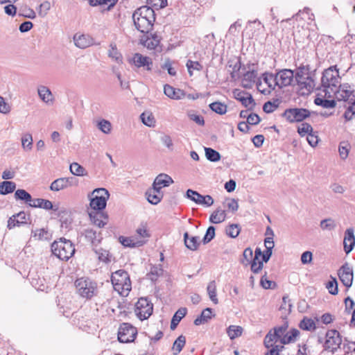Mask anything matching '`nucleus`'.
Returning <instances> with one entry per match:
<instances>
[{
	"mask_svg": "<svg viewBox=\"0 0 355 355\" xmlns=\"http://www.w3.org/2000/svg\"><path fill=\"white\" fill-rule=\"evenodd\" d=\"M322 86L324 88L325 96L331 97V91L336 89L340 84V77L337 65L330 66L322 73Z\"/></svg>",
	"mask_w": 355,
	"mask_h": 355,
	"instance_id": "obj_1",
	"label": "nucleus"
},
{
	"mask_svg": "<svg viewBox=\"0 0 355 355\" xmlns=\"http://www.w3.org/2000/svg\"><path fill=\"white\" fill-rule=\"evenodd\" d=\"M51 251L60 260L67 261L75 253V248L69 240L61 238L51 244Z\"/></svg>",
	"mask_w": 355,
	"mask_h": 355,
	"instance_id": "obj_2",
	"label": "nucleus"
},
{
	"mask_svg": "<svg viewBox=\"0 0 355 355\" xmlns=\"http://www.w3.org/2000/svg\"><path fill=\"white\" fill-rule=\"evenodd\" d=\"M111 281L115 291L121 295H128L131 291V281L128 273L124 270H119L113 272Z\"/></svg>",
	"mask_w": 355,
	"mask_h": 355,
	"instance_id": "obj_3",
	"label": "nucleus"
},
{
	"mask_svg": "<svg viewBox=\"0 0 355 355\" xmlns=\"http://www.w3.org/2000/svg\"><path fill=\"white\" fill-rule=\"evenodd\" d=\"M77 293L83 298L91 299L97 293V284L89 278L81 277L75 281Z\"/></svg>",
	"mask_w": 355,
	"mask_h": 355,
	"instance_id": "obj_4",
	"label": "nucleus"
},
{
	"mask_svg": "<svg viewBox=\"0 0 355 355\" xmlns=\"http://www.w3.org/2000/svg\"><path fill=\"white\" fill-rule=\"evenodd\" d=\"M90 199V207L92 211H102L106 207L107 200L110 197L108 191L103 188L94 189Z\"/></svg>",
	"mask_w": 355,
	"mask_h": 355,
	"instance_id": "obj_5",
	"label": "nucleus"
},
{
	"mask_svg": "<svg viewBox=\"0 0 355 355\" xmlns=\"http://www.w3.org/2000/svg\"><path fill=\"white\" fill-rule=\"evenodd\" d=\"M153 304L147 297H141L135 304V313L141 320L148 319L153 313Z\"/></svg>",
	"mask_w": 355,
	"mask_h": 355,
	"instance_id": "obj_6",
	"label": "nucleus"
},
{
	"mask_svg": "<svg viewBox=\"0 0 355 355\" xmlns=\"http://www.w3.org/2000/svg\"><path fill=\"white\" fill-rule=\"evenodd\" d=\"M137 335V328L128 322L122 323L118 329V340L120 343H132Z\"/></svg>",
	"mask_w": 355,
	"mask_h": 355,
	"instance_id": "obj_7",
	"label": "nucleus"
},
{
	"mask_svg": "<svg viewBox=\"0 0 355 355\" xmlns=\"http://www.w3.org/2000/svg\"><path fill=\"white\" fill-rule=\"evenodd\" d=\"M282 116L289 123L301 122L310 116V112L304 108L286 109Z\"/></svg>",
	"mask_w": 355,
	"mask_h": 355,
	"instance_id": "obj_8",
	"label": "nucleus"
},
{
	"mask_svg": "<svg viewBox=\"0 0 355 355\" xmlns=\"http://www.w3.org/2000/svg\"><path fill=\"white\" fill-rule=\"evenodd\" d=\"M342 339L340 333L335 329H331L326 333V340L324 347L332 352L336 351L341 345Z\"/></svg>",
	"mask_w": 355,
	"mask_h": 355,
	"instance_id": "obj_9",
	"label": "nucleus"
},
{
	"mask_svg": "<svg viewBox=\"0 0 355 355\" xmlns=\"http://www.w3.org/2000/svg\"><path fill=\"white\" fill-rule=\"evenodd\" d=\"M331 94H334L335 98L339 101L350 102V100H353L355 98V92L350 89V86L347 84H340L338 87H336V89L331 91Z\"/></svg>",
	"mask_w": 355,
	"mask_h": 355,
	"instance_id": "obj_10",
	"label": "nucleus"
},
{
	"mask_svg": "<svg viewBox=\"0 0 355 355\" xmlns=\"http://www.w3.org/2000/svg\"><path fill=\"white\" fill-rule=\"evenodd\" d=\"M294 81V72L291 69H282L276 73L275 84L279 88L291 85Z\"/></svg>",
	"mask_w": 355,
	"mask_h": 355,
	"instance_id": "obj_11",
	"label": "nucleus"
},
{
	"mask_svg": "<svg viewBox=\"0 0 355 355\" xmlns=\"http://www.w3.org/2000/svg\"><path fill=\"white\" fill-rule=\"evenodd\" d=\"M338 275L340 280L347 288L352 286L353 282V270L348 263L343 264L338 270Z\"/></svg>",
	"mask_w": 355,
	"mask_h": 355,
	"instance_id": "obj_12",
	"label": "nucleus"
},
{
	"mask_svg": "<svg viewBox=\"0 0 355 355\" xmlns=\"http://www.w3.org/2000/svg\"><path fill=\"white\" fill-rule=\"evenodd\" d=\"M130 63L133 64L137 68L143 67L147 71H151L153 66V62L150 58L143 55L139 53H136L133 55Z\"/></svg>",
	"mask_w": 355,
	"mask_h": 355,
	"instance_id": "obj_13",
	"label": "nucleus"
},
{
	"mask_svg": "<svg viewBox=\"0 0 355 355\" xmlns=\"http://www.w3.org/2000/svg\"><path fill=\"white\" fill-rule=\"evenodd\" d=\"M233 94L234 98L239 101L244 107L248 108V110H252L255 106L256 103L254 100L252 95L248 92L241 91L239 89H234Z\"/></svg>",
	"mask_w": 355,
	"mask_h": 355,
	"instance_id": "obj_14",
	"label": "nucleus"
},
{
	"mask_svg": "<svg viewBox=\"0 0 355 355\" xmlns=\"http://www.w3.org/2000/svg\"><path fill=\"white\" fill-rule=\"evenodd\" d=\"M300 92L302 95L311 93L315 87V81L311 76L302 77V79H295Z\"/></svg>",
	"mask_w": 355,
	"mask_h": 355,
	"instance_id": "obj_15",
	"label": "nucleus"
},
{
	"mask_svg": "<svg viewBox=\"0 0 355 355\" xmlns=\"http://www.w3.org/2000/svg\"><path fill=\"white\" fill-rule=\"evenodd\" d=\"M136 28L141 33H148L153 26L155 19L144 17H132Z\"/></svg>",
	"mask_w": 355,
	"mask_h": 355,
	"instance_id": "obj_16",
	"label": "nucleus"
},
{
	"mask_svg": "<svg viewBox=\"0 0 355 355\" xmlns=\"http://www.w3.org/2000/svg\"><path fill=\"white\" fill-rule=\"evenodd\" d=\"M355 246L354 230L352 227L348 228L345 232L343 239V248L346 254L351 252Z\"/></svg>",
	"mask_w": 355,
	"mask_h": 355,
	"instance_id": "obj_17",
	"label": "nucleus"
},
{
	"mask_svg": "<svg viewBox=\"0 0 355 355\" xmlns=\"http://www.w3.org/2000/svg\"><path fill=\"white\" fill-rule=\"evenodd\" d=\"M89 216L92 223L98 227H103L107 223V215L102 211H91Z\"/></svg>",
	"mask_w": 355,
	"mask_h": 355,
	"instance_id": "obj_18",
	"label": "nucleus"
},
{
	"mask_svg": "<svg viewBox=\"0 0 355 355\" xmlns=\"http://www.w3.org/2000/svg\"><path fill=\"white\" fill-rule=\"evenodd\" d=\"M73 178H60L55 180L50 185V189L53 191H59L64 189L73 184Z\"/></svg>",
	"mask_w": 355,
	"mask_h": 355,
	"instance_id": "obj_19",
	"label": "nucleus"
},
{
	"mask_svg": "<svg viewBox=\"0 0 355 355\" xmlns=\"http://www.w3.org/2000/svg\"><path fill=\"white\" fill-rule=\"evenodd\" d=\"M26 214L24 211H21L17 214L12 216L8 220V228L12 229L17 226L26 224Z\"/></svg>",
	"mask_w": 355,
	"mask_h": 355,
	"instance_id": "obj_20",
	"label": "nucleus"
},
{
	"mask_svg": "<svg viewBox=\"0 0 355 355\" xmlns=\"http://www.w3.org/2000/svg\"><path fill=\"white\" fill-rule=\"evenodd\" d=\"M163 193L157 188H152L146 192V199L152 205H157L163 198Z\"/></svg>",
	"mask_w": 355,
	"mask_h": 355,
	"instance_id": "obj_21",
	"label": "nucleus"
},
{
	"mask_svg": "<svg viewBox=\"0 0 355 355\" xmlns=\"http://www.w3.org/2000/svg\"><path fill=\"white\" fill-rule=\"evenodd\" d=\"M173 183V180L168 175L161 173L155 178L153 187L161 191L162 187H168Z\"/></svg>",
	"mask_w": 355,
	"mask_h": 355,
	"instance_id": "obj_22",
	"label": "nucleus"
},
{
	"mask_svg": "<svg viewBox=\"0 0 355 355\" xmlns=\"http://www.w3.org/2000/svg\"><path fill=\"white\" fill-rule=\"evenodd\" d=\"M132 17L155 19L154 10L149 5L144 6L137 9L133 13Z\"/></svg>",
	"mask_w": 355,
	"mask_h": 355,
	"instance_id": "obj_23",
	"label": "nucleus"
},
{
	"mask_svg": "<svg viewBox=\"0 0 355 355\" xmlns=\"http://www.w3.org/2000/svg\"><path fill=\"white\" fill-rule=\"evenodd\" d=\"M75 45L80 49H85L93 44V40L87 35L76 34L73 36Z\"/></svg>",
	"mask_w": 355,
	"mask_h": 355,
	"instance_id": "obj_24",
	"label": "nucleus"
},
{
	"mask_svg": "<svg viewBox=\"0 0 355 355\" xmlns=\"http://www.w3.org/2000/svg\"><path fill=\"white\" fill-rule=\"evenodd\" d=\"M37 93L40 99L46 104H53L54 101L51 91L44 85L37 87Z\"/></svg>",
	"mask_w": 355,
	"mask_h": 355,
	"instance_id": "obj_25",
	"label": "nucleus"
},
{
	"mask_svg": "<svg viewBox=\"0 0 355 355\" xmlns=\"http://www.w3.org/2000/svg\"><path fill=\"white\" fill-rule=\"evenodd\" d=\"M184 243L186 248L192 251L197 250L200 245V238L198 236L189 237L188 232L184 234Z\"/></svg>",
	"mask_w": 355,
	"mask_h": 355,
	"instance_id": "obj_26",
	"label": "nucleus"
},
{
	"mask_svg": "<svg viewBox=\"0 0 355 355\" xmlns=\"http://www.w3.org/2000/svg\"><path fill=\"white\" fill-rule=\"evenodd\" d=\"M29 206L35 208H42L45 210H57V209L53 208V205L50 200L43 198L33 199L32 202L29 203Z\"/></svg>",
	"mask_w": 355,
	"mask_h": 355,
	"instance_id": "obj_27",
	"label": "nucleus"
},
{
	"mask_svg": "<svg viewBox=\"0 0 355 355\" xmlns=\"http://www.w3.org/2000/svg\"><path fill=\"white\" fill-rule=\"evenodd\" d=\"M257 72L255 71H247L242 79L241 83L244 88L250 89L252 87L257 79Z\"/></svg>",
	"mask_w": 355,
	"mask_h": 355,
	"instance_id": "obj_28",
	"label": "nucleus"
},
{
	"mask_svg": "<svg viewBox=\"0 0 355 355\" xmlns=\"http://www.w3.org/2000/svg\"><path fill=\"white\" fill-rule=\"evenodd\" d=\"M164 92L168 97L176 100L181 99L184 96L182 90L176 89L169 85H164Z\"/></svg>",
	"mask_w": 355,
	"mask_h": 355,
	"instance_id": "obj_29",
	"label": "nucleus"
},
{
	"mask_svg": "<svg viewBox=\"0 0 355 355\" xmlns=\"http://www.w3.org/2000/svg\"><path fill=\"white\" fill-rule=\"evenodd\" d=\"M119 241L124 247L130 248L139 247L145 244L144 240H136L135 237L120 236Z\"/></svg>",
	"mask_w": 355,
	"mask_h": 355,
	"instance_id": "obj_30",
	"label": "nucleus"
},
{
	"mask_svg": "<svg viewBox=\"0 0 355 355\" xmlns=\"http://www.w3.org/2000/svg\"><path fill=\"white\" fill-rule=\"evenodd\" d=\"M226 218V212L220 207L217 208L210 216L209 221L214 224L223 222Z\"/></svg>",
	"mask_w": 355,
	"mask_h": 355,
	"instance_id": "obj_31",
	"label": "nucleus"
},
{
	"mask_svg": "<svg viewBox=\"0 0 355 355\" xmlns=\"http://www.w3.org/2000/svg\"><path fill=\"white\" fill-rule=\"evenodd\" d=\"M108 56L113 61L118 64L123 63V56L121 53L118 51L116 45L114 43L110 44V49L108 51Z\"/></svg>",
	"mask_w": 355,
	"mask_h": 355,
	"instance_id": "obj_32",
	"label": "nucleus"
},
{
	"mask_svg": "<svg viewBox=\"0 0 355 355\" xmlns=\"http://www.w3.org/2000/svg\"><path fill=\"white\" fill-rule=\"evenodd\" d=\"M212 317V309L211 308H207L204 309L200 315L196 318L194 320L195 325H200L207 322Z\"/></svg>",
	"mask_w": 355,
	"mask_h": 355,
	"instance_id": "obj_33",
	"label": "nucleus"
},
{
	"mask_svg": "<svg viewBox=\"0 0 355 355\" xmlns=\"http://www.w3.org/2000/svg\"><path fill=\"white\" fill-rule=\"evenodd\" d=\"M16 189V184L11 181H3L0 183V194L7 195L12 193Z\"/></svg>",
	"mask_w": 355,
	"mask_h": 355,
	"instance_id": "obj_34",
	"label": "nucleus"
},
{
	"mask_svg": "<svg viewBox=\"0 0 355 355\" xmlns=\"http://www.w3.org/2000/svg\"><path fill=\"white\" fill-rule=\"evenodd\" d=\"M299 334L300 331L296 329H293L288 332L286 331L285 335L281 338V343L283 345H286L291 343H293Z\"/></svg>",
	"mask_w": 355,
	"mask_h": 355,
	"instance_id": "obj_35",
	"label": "nucleus"
},
{
	"mask_svg": "<svg viewBox=\"0 0 355 355\" xmlns=\"http://www.w3.org/2000/svg\"><path fill=\"white\" fill-rule=\"evenodd\" d=\"M351 149V145L347 141H340L338 146V153L341 159L345 160Z\"/></svg>",
	"mask_w": 355,
	"mask_h": 355,
	"instance_id": "obj_36",
	"label": "nucleus"
},
{
	"mask_svg": "<svg viewBox=\"0 0 355 355\" xmlns=\"http://www.w3.org/2000/svg\"><path fill=\"white\" fill-rule=\"evenodd\" d=\"M150 236L146 225L141 224L136 230V240H144L146 243Z\"/></svg>",
	"mask_w": 355,
	"mask_h": 355,
	"instance_id": "obj_37",
	"label": "nucleus"
},
{
	"mask_svg": "<svg viewBox=\"0 0 355 355\" xmlns=\"http://www.w3.org/2000/svg\"><path fill=\"white\" fill-rule=\"evenodd\" d=\"M279 339V338L277 336V334L272 331V330H270L264 338V345L266 348H270L272 345H275V343Z\"/></svg>",
	"mask_w": 355,
	"mask_h": 355,
	"instance_id": "obj_38",
	"label": "nucleus"
},
{
	"mask_svg": "<svg viewBox=\"0 0 355 355\" xmlns=\"http://www.w3.org/2000/svg\"><path fill=\"white\" fill-rule=\"evenodd\" d=\"M15 198L16 200L24 201L28 205L29 203H31L33 201L31 195L24 189H17L15 193Z\"/></svg>",
	"mask_w": 355,
	"mask_h": 355,
	"instance_id": "obj_39",
	"label": "nucleus"
},
{
	"mask_svg": "<svg viewBox=\"0 0 355 355\" xmlns=\"http://www.w3.org/2000/svg\"><path fill=\"white\" fill-rule=\"evenodd\" d=\"M207 291L210 300L214 304H217L218 303V300L216 295V286L214 280L211 281L208 284Z\"/></svg>",
	"mask_w": 355,
	"mask_h": 355,
	"instance_id": "obj_40",
	"label": "nucleus"
},
{
	"mask_svg": "<svg viewBox=\"0 0 355 355\" xmlns=\"http://www.w3.org/2000/svg\"><path fill=\"white\" fill-rule=\"evenodd\" d=\"M186 343V338L185 336L181 335L174 342L173 345L172 349L173 351V354H178L183 347H184Z\"/></svg>",
	"mask_w": 355,
	"mask_h": 355,
	"instance_id": "obj_41",
	"label": "nucleus"
},
{
	"mask_svg": "<svg viewBox=\"0 0 355 355\" xmlns=\"http://www.w3.org/2000/svg\"><path fill=\"white\" fill-rule=\"evenodd\" d=\"M160 40L159 37L156 35H152L150 37H148L144 41V46H146L148 49L153 50L155 49L159 44Z\"/></svg>",
	"mask_w": 355,
	"mask_h": 355,
	"instance_id": "obj_42",
	"label": "nucleus"
},
{
	"mask_svg": "<svg viewBox=\"0 0 355 355\" xmlns=\"http://www.w3.org/2000/svg\"><path fill=\"white\" fill-rule=\"evenodd\" d=\"M186 196L187 198L193 201L195 203L202 205L203 196L198 192L189 189L186 192Z\"/></svg>",
	"mask_w": 355,
	"mask_h": 355,
	"instance_id": "obj_43",
	"label": "nucleus"
},
{
	"mask_svg": "<svg viewBox=\"0 0 355 355\" xmlns=\"http://www.w3.org/2000/svg\"><path fill=\"white\" fill-rule=\"evenodd\" d=\"M118 0H89L92 6H107V10H110L117 3Z\"/></svg>",
	"mask_w": 355,
	"mask_h": 355,
	"instance_id": "obj_44",
	"label": "nucleus"
},
{
	"mask_svg": "<svg viewBox=\"0 0 355 355\" xmlns=\"http://www.w3.org/2000/svg\"><path fill=\"white\" fill-rule=\"evenodd\" d=\"M205 151L206 158L209 161L216 162L220 159L221 156L220 153L216 150L211 148H205Z\"/></svg>",
	"mask_w": 355,
	"mask_h": 355,
	"instance_id": "obj_45",
	"label": "nucleus"
},
{
	"mask_svg": "<svg viewBox=\"0 0 355 355\" xmlns=\"http://www.w3.org/2000/svg\"><path fill=\"white\" fill-rule=\"evenodd\" d=\"M243 328L236 325H230L227 329V334L231 340L241 336Z\"/></svg>",
	"mask_w": 355,
	"mask_h": 355,
	"instance_id": "obj_46",
	"label": "nucleus"
},
{
	"mask_svg": "<svg viewBox=\"0 0 355 355\" xmlns=\"http://www.w3.org/2000/svg\"><path fill=\"white\" fill-rule=\"evenodd\" d=\"M280 101L278 98L273 99L272 101H267L263 104V110L266 113L273 112L279 105Z\"/></svg>",
	"mask_w": 355,
	"mask_h": 355,
	"instance_id": "obj_47",
	"label": "nucleus"
},
{
	"mask_svg": "<svg viewBox=\"0 0 355 355\" xmlns=\"http://www.w3.org/2000/svg\"><path fill=\"white\" fill-rule=\"evenodd\" d=\"M299 327L303 330L311 331L315 329V324L311 318L304 317L301 320Z\"/></svg>",
	"mask_w": 355,
	"mask_h": 355,
	"instance_id": "obj_48",
	"label": "nucleus"
},
{
	"mask_svg": "<svg viewBox=\"0 0 355 355\" xmlns=\"http://www.w3.org/2000/svg\"><path fill=\"white\" fill-rule=\"evenodd\" d=\"M70 172L76 176H84L87 175L85 168L80 166L77 162H73L70 164Z\"/></svg>",
	"mask_w": 355,
	"mask_h": 355,
	"instance_id": "obj_49",
	"label": "nucleus"
},
{
	"mask_svg": "<svg viewBox=\"0 0 355 355\" xmlns=\"http://www.w3.org/2000/svg\"><path fill=\"white\" fill-rule=\"evenodd\" d=\"M209 107L213 112L219 114H225L227 108L225 103L218 101L209 104Z\"/></svg>",
	"mask_w": 355,
	"mask_h": 355,
	"instance_id": "obj_50",
	"label": "nucleus"
},
{
	"mask_svg": "<svg viewBox=\"0 0 355 355\" xmlns=\"http://www.w3.org/2000/svg\"><path fill=\"white\" fill-rule=\"evenodd\" d=\"M33 237L38 240H48L51 238V234L45 229H37L33 232Z\"/></svg>",
	"mask_w": 355,
	"mask_h": 355,
	"instance_id": "obj_51",
	"label": "nucleus"
},
{
	"mask_svg": "<svg viewBox=\"0 0 355 355\" xmlns=\"http://www.w3.org/2000/svg\"><path fill=\"white\" fill-rule=\"evenodd\" d=\"M309 71V65H301L296 69L295 74L294 75L295 79H302V77L311 76Z\"/></svg>",
	"mask_w": 355,
	"mask_h": 355,
	"instance_id": "obj_52",
	"label": "nucleus"
},
{
	"mask_svg": "<svg viewBox=\"0 0 355 355\" xmlns=\"http://www.w3.org/2000/svg\"><path fill=\"white\" fill-rule=\"evenodd\" d=\"M320 226L323 230H333L336 227L335 220L331 218L322 220Z\"/></svg>",
	"mask_w": 355,
	"mask_h": 355,
	"instance_id": "obj_53",
	"label": "nucleus"
},
{
	"mask_svg": "<svg viewBox=\"0 0 355 355\" xmlns=\"http://www.w3.org/2000/svg\"><path fill=\"white\" fill-rule=\"evenodd\" d=\"M263 80L266 84L268 85V87L270 89H274L276 82V74L274 75L272 73H265L263 74Z\"/></svg>",
	"mask_w": 355,
	"mask_h": 355,
	"instance_id": "obj_54",
	"label": "nucleus"
},
{
	"mask_svg": "<svg viewBox=\"0 0 355 355\" xmlns=\"http://www.w3.org/2000/svg\"><path fill=\"white\" fill-rule=\"evenodd\" d=\"M186 66L190 76H193V70L201 71L202 69L201 64L197 61H192L191 60L187 61Z\"/></svg>",
	"mask_w": 355,
	"mask_h": 355,
	"instance_id": "obj_55",
	"label": "nucleus"
},
{
	"mask_svg": "<svg viewBox=\"0 0 355 355\" xmlns=\"http://www.w3.org/2000/svg\"><path fill=\"white\" fill-rule=\"evenodd\" d=\"M98 129L105 134H109L112 130V124L111 123L106 120L102 119L101 120L97 125Z\"/></svg>",
	"mask_w": 355,
	"mask_h": 355,
	"instance_id": "obj_56",
	"label": "nucleus"
},
{
	"mask_svg": "<svg viewBox=\"0 0 355 355\" xmlns=\"http://www.w3.org/2000/svg\"><path fill=\"white\" fill-rule=\"evenodd\" d=\"M266 272L263 275L260 280L261 286L265 289H274L276 288L277 284L275 282L268 280L266 277Z\"/></svg>",
	"mask_w": 355,
	"mask_h": 355,
	"instance_id": "obj_57",
	"label": "nucleus"
},
{
	"mask_svg": "<svg viewBox=\"0 0 355 355\" xmlns=\"http://www.w3.org/2000/svg\"><path fill=\"white\" fill-rule=\"evenodd\" d=\"M241 229L239 225L232 224L226 230V234L231 238H236L239 236Z\"/></svg>",
	"mask_w": 355,
	"mask_h": 355,
	"instance_id": "obj_58",
	"label": "nucleus"
},
{
	"mask_svg": "<svg viewBox=\"0 0 355 355\" xmlns=\"http://www.w3.org/2000/svg\"><path fill=\"white\" fill-rule=\"evenodd\" d=\"M326 288L328 289L329 293L331 295H336L338 293V282L336 278L332 277L331 280L329 281L327 284Z\"/></svg>",
	"mask_w": 355,
	"mask_h": 355,
	"instance_id": "obj_59",
	"label": "nucleus"
},
{
	"mask_svg": "<svg viewBox=\"0 0 355 355\" xmlns=\"http://www.w3.org/2000/svg\"><path fill=\"white\" fill-rule=\"evenodd\" d=\"M146 2L148 5L156 10L163 8L167 5V0H146Z\"/></svg>",
	"mask_w": 355,
	"mask_h": 355,
	"instance_id": "obj_60",
	"label": "nucleus"
},
{
	"mask_svg": "<svg viewBox=\"0 0 355 355\" xmlns=\"http://www.w3.org/2000/svg\"><path fill=\"white\" fill-rule=\"evenodd\" d=\"M21 144L24 149L31 150L33 147V137L31 134H26L21 138Z\"/></svg>",
	"mask_w": 355,
	"mask_h": 355,
	"instance_id": "obj_61",
	"label": "nucleus"
},
{
	"mask_svg": "<svg viewBox=\"0 0 355 355\" xmlns=\"http://www.w3.org/2000/svg\"><path fill=\"white\" fill-rule=\"evenodd\" d=\"M140 118L142 123L148 127H152L155 124V119L151 114L142 113Z\"/></svg>",
	"mask_w": 355,
	"mask_h": 355,
	"instance_id": "obj_62",
	"label": "nucleus"
},
{
	"mask_svg": "<svg viewBox=\"0 0 355 355\" xmlns=\"http://www.w3.org/2000/svg\"><path fill=\"white\" fill-rule=\"evenodd\" d=\"M215 227L214 226H209L205 233L202 239V242L204 244H207L209 243L215 236Z\"/></svg>",
	"mask_w": 355,
	"mask_h": 355,
	"instance_id": "obj_63",
	"label": "nucleus"
},
{
	"mask_svg": "<svg viewBox=\"0 0 355 355\" xmlns=\"http://www.w3.org/2000/svg\"><path fill=\"white\" fill-rule=\"evenodd\" d=\"M224 205L229 209V210L232 211V212L236 211L239 209L238 200H235L234 198L226 199Z\"/></svg>",
	"mask_w": 355,
	"mask_h": 355,
	"instance_id": "obj_64",
	"label": "nucleus"
}]
</instances>
